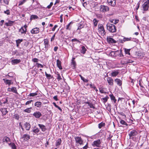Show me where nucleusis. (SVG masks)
<instances>
[{"instance_id": "obj_1", "label": "nucleus", "mask_w": 149, "mask_h": 149, "mask_svg": "<svg viewBox=\"0 0 149 149\" xmlns=\"http://www.w3.org/2000/svg\"><path fill=\"white\" fill-rule=\"evenodd\" d=\"M107 29L111 32L115 33L116 32V27L114 24H108L107 25Z\"/></svg>"}, {"instance_id": "obj_2", "label": "nucleus", "mask_w": 149, "mask_h": 149, "mask_svg": "<svg viewBox=\"0 0 149 149\" xmlns=\"http://www.w3.org/2000/svg\"><path fill=\"white\" fill-rule=\"evenodd\" d=\"M138 134V132L135 130H131L129 134L130 139H131L133 141H135L136 136Z\"/></svg>"}, {"instance_id": "obj_3", "label": "nucleus", "mask_w": 149, "mask_h": 149, "mask_svg": "<svg viewBox=\"0 0 149 149\" xmlns=\"http://www.w3.org/2000/svg\"><path fill=\"white\" fill-rule=\"evenodd\" d=\"M100 11L101 12L104 13L108 11L109 10V8L104 5H101L100 7Z\"/></svg>"}, {"instance_id": "obj_4", "label": "nucleus", "mask_w": 149, "mask_h": 149, "mask_svg": "<svg viewBox=\"0 0 149 149\" xmlns=\"http://www.w3.org/2000/svg\"><path fill=\"white\" fill-rule=\"evenodd\" d=\"M143 10L144 11L147 10L149 7V0H147L142 5Z\"/></svg>"}, {"instance_id": "obj_5", "label": "nucleus", "mask_w": 149, "mask_h": 149, "mask_svg": "<svg viewBox=\"0 0 149 149\" xmlns=\"http://www.w3.org/2000/svg\"><path fill=\"white\" fill-rule=\"evenodd\" d=\"M101 143V140L100 139H98L97 140L94 141L92 143L91 145L94 147H100V144Z\"/></svg>"}, {"instance_id": "obj_6", "label": "nucleus", "mask_w": 149, "mask_h": 149, "mask_svg": "<svg viewBox=\"0 0 149 149\" xmlns=\"http://www.w3.org/2000/svg\"><path fill=\"white\" fill-rule=\"evenodd\" d=\"M98 26L99 31L100 32L102 35L104 36L105 35L106 33L103 26L101 24L98 25Z\"/></svg>"}, {"instance_id": "obj_7", "label": "nucleus", "mask_w": 149, "mask_h": 149, "mask_svg": "<svg viewBox=\"0 0 149 149\" xmlns=\"http://www.w3.org/2000/svg\"><path fill=\"white\" fill-rule=\"evenodd\" d=\"M88 3L90 4V6L92 7L95 8V9H96L97 8H98V3L94 1H93V0H91L90 2H88Z\"/></svg>"}, {"instance_id": "obj_8", "label": "nucleus", "mask_w": 149, "mask_h": 149, "mask_svg": "<svg viewBox=\"0 0 149 149\" xmlns=\"http://www.w3.org/2000/svg\"><path fill=\"white\" fill-rule=\"evenodd\" d=\"M75 139L77 143H79L80 145L83 144V140L81 137H76Z\"/></svg>"}, {"instance_id": "obj_9", "label": "nucleus", "mask_w": 149, "mask_h": 149, "mask_svg": "<svg viewBox=\"0 0 149 149\" xmlns=\"http://www.w3.org/2000/svg\"><path fill=\"white\" fill-rule=\"evenodd\" d=\"M27 25H25L23 26L21 28L19 29V31L21 32V34L26 33V31Z\"/></svg>"}, {"instance_id": "obj_10", "label": "nucleus", "mask_w": 149, "mask_h": 149, "mask_svg": "<svg viewBox=\"0 0 149 149\" xmlns=\"http://www.w3.org/2000/svg\"><path fill=\"white\" fill-rule=\"evenodd\" d=\"M30 139V136L27 134H24L23 135L21 138L22 139L23 141H28Z\"/></svg>"}, {"instance_id": "obj_11", "label": "nucleus", "mask_w": 149, "mask_h": 149, "mask_svg": "<svg viewBox=\"0 0 149 149\" xmlns=\"http://www.w3.org/2000/svg\"><path fill=\"white\" fill-rule=\"evenodd\" d=\"M40 32V29L36 27L33 28L31 31V33L32 34H37Z\"/></svg>"}, {"instance_id": "obj_12", "label": "nucleus", "mask_w": 149, "mask_h": 149, "mask_svg": "<svg viewBox=\"0 0 149 149\" xmlns=\"http://www.w3.org/2000/svg\"><path fill=\"white\" fill-rule=\"evenodd\" d=\"M107 2L109 4L113 7H114L116 5L115 0H107Z\"/></svg>"}, {"instance_id": "obj_13", "label": "nucleus", "mask_w": 149, "mask_h": 149, "mask_svg": "<svg viewBox=\"0 0 149 149\" xmlns=\"http://www.w3.org/2000/svg\"><path fill=\"white\" fill-rule=\"evenodd\" d=\"M33 116L36 118H39L41 116H42L41 113L39 111L35 112L33 114Z\"/></svg>"}, {"instance_id": "obj_14", "label": "nucleus", "mask_w": 149, "mask_h": 149, "mask_svg": "<svg viewBox=\"0 0 149 149\" xmlns=\"http://www.w3.org/2000/svg\"><path fill=\"white\" fill-rule=\"evenodd\" d=\"M107 42L109 43H115L116 42L115 40L111 37L107 38Z\"/></svg>"}, {"instance_id": "obj_15", "label": "nucleus", "mask_w": 149, "mask_h": 149, "mask_svg": "<svg viewBox=\"0 0 149 149\" xmlns=\"http://www.w3.org/2000/svg\"><path fill=\"white\" fill-rule=\"evenodd\" d=\"M107 80L109 85L111 86L113 85V80L111 77H108L107 79Z\"/></svg>"}, {"instance_id": "obj_16", "label": "nucleus", "mask_w": 149, "mask_h": 149, "mask_svg": "<svg viewBox=\"0 0 149 149\" xmlns=\"http://www.w3.org/2000/svg\"><path fill=\"white\" fill-rule=\"evenodd\" d=\"M3 142H6V143H9V142H10V139L7 136L4 137L3 139Z\"/></svg>"}, {"instance_id": "obj_17", "label": "nucleus", "mask_w": 149, "mask_h": 149, "mask_svg": "<svg viewBox=\"0 0 149 149\" xmlns=\"http://www.w3.org/2000/svg\"><path fill=\"white\" fill-rule=\"evenodd\" d=\"M119 73L118 70H114L112 71L111 73V77H116Z\"/></svg>"}, {"instance_id": "obj_18", "label": "nucleus", "mask_w": 149, "mask_h": 149, "mask_svg": "<svg viewBox=\"0 0 149 149\" xmlns=\"http://www.w3.org/2000/svg\"><path fill=\"white\" fill-rule=\"evenodd\" d=\"M26 130H29L31 128V125L30 124L27 122H26L24 124Z\"/></svg>"}, {"instance_id": "obj_19", "label": "nucleus", "mask_w": 149, "mask_h": 149, "mask_svg": "<svg viewBox=\"0 0 149 149\" xmlns=\"http://www.w3.org/2000/svg\"><path fill=\"white\" fill-rule=\"evenodd\" d=\"M57 65L58 68L60 70L62 69L63 68L61 65V62L59 59L57 60Z\"/></svg>"}, {"instance_id": "obj_20", "label": "nucleus", "mask_w": 149, "mask_h": 149, "mask_svg": "<svg viewBox=\"0 0 149 149\" xmlns=\"http://www.w3.org/2000/svg\"><path fill=\"white\" fill-rule=\"evenodd\" d=\"M21 61L20 59H15L11 61L13 64H17L19 63Z\"/></svg>"}, {"instance_id": "obj_21", "label": "nucleus", "mask_w": 149, "mask_h": 149, "mask_svg": "<svg viewBox=\"0 0 149 149\" xmlns=\"http://www.w3.org/2000/svg\"><path fill=\"white\" fill-rule=\"evenodd\" d=\"M14 22L10 20H8V22H6L5 24L7 26H11L13 25Z\"/></svg>"}, {"instance_id": "obj_22", "label": "nucleus", "mask_w": 149, "mask_h": 149, "mask_svg": "<svg viewBox=\"0 0 149 149\" xmlns=\"http://www.w3.org/2000/svg\"><path fill=\"white\" fill-rule=\"evenodd\" d=\"M118 118H119V120H120V124L123 125H124L126 126L128 125V124L125 121L122 119L120 117H118Z\"/></svg>"}, {"instance_id": "obj_23", "label": "nucleus", "mask_w": 149, "mask_h": 149, "mask_svg": "<svg viewBox=\"0 0 149 149\" xmlns=\"http://www.w3.org/2000/svg\"><path fill=\"white\" fill-rule=\"evenodd\" d=\"M39 126L41 129L42 131L45 132L46 130L45 126L42 124H39L38 125Z\"/></svg>"}, {"instance_id": "obj_24", "label": "nucleus", "mask_w": 149, "mask_h": 149, "mask_svg": "<svg viewBox=\"0 0 149 149\" xmlns=\"http://www.w3.org/2000/svg\"><path fill=\"white\" fill-rule=\"evenodd\" d=\"M115 81L116 82L117 84L120 86H121L122 85V83L121 80L119 79H116L115 80Z\"/></svg>"}, {"instance_id": "obj_25", "label": "nucleus", "mask_w": 149, "mask_h": 149, "mask_svg": "<svg viewBox=\"0 0 149 149\" xmlns=\"http://www.w3.org/2000/svg\"><path fill=\"white\" fill-rule=\"evenodd\" d=\"M3 80H4V82L6 84H8L9 85H10L12 83V81L11 80L3 79Z\"/></svg>"}, {"instance_id": "obj_26", "label": "nucleus", "mask_w": 149, "mask_h": 149, "mask_svg": "<svg viewBox=\"0 0 149 149\" xmlns=\"http://www.w3.org/2000/svg\"><path fill=\"white\" fill-rule=\"evenodd\" d=\"M87 49L85 48V47L84 46H82L81 47V52L83 54L85 53Z\"/></svg>"}, {"instance_id": "obj_27", "label": "nucleus", "mask_w": 149, "mask_h": 149, "mask_svg": "<svg viewBox=\"0 0 149 149\" xmlns=\"http://www.w3.org/2000/svg\"><path fill=\"white\" fill-rule=\"evenodd\" d=\"M109 96L110 97L111 100L113 101L114 103H115L116 101V99L115 97L113 96V95L112 94L111 95H110Z\"/></svg>"}, {"instance_id": "obj_28", "label": "nucleus", "mask_w": 149, "mask_h": 149, "mask_svg": "<svg viewBox=\"0 0 149 149\" xmlns=\"http://www.w3.org/2000/svg\"><path fill=\"white\" fill-rule=\"evenodd\" d=\"M1 111L3 114L4 115H5L8 112V111L7 110L6 108H4L2 109Z\"/></svg>"}, {"instance_id": "obj_29", "label": "nucleus", "mask_w": 149, "mask_h": 149, "mask_svg": "<svg viewBox=\"0 0 149 149\" xmlns=\"http://www.w3.org/2000/svg\"><path fill=\"white\" fill-rule=\"evenodd\" d=\"M1 102H2V103H3V104H5L6 103H7L8 102V98H3L1 100Z\"/></svg>"}, {"instance_id": "obj_30", "label": "nucleus", "mask_w": 149, "mask_h": 149, "mask_svg": "<svg viewBox=\"0 0 149 149\" xmlns=\"http://www.w3.org/2000/svg\"><path fill=\"white\" fill-rule=\"evenodd\" d=\"M38 17L37 15H31L30 19L31 20L35 19H38Z\"/></svg>"}, {"instance_id": "obj_31", "label": "nucleus", "mask_w": 149, "mask_h": 149, "mask_svg": "<svg viewBox=\"0 0 149 149\" xmlns=\"http://www.w3.org/2000/svg\"><path fill=\"white\" fill-rule=\"evenodd\" d=\"M71 66L73 69L75 68L76 66V62L73 60H72Z\"/></svg>"}, {"instance_id": "obj_32", "label": "nucleus", "mask_w": 149, "mask_h": 149, "mask_svg": "<svg viewBox=\"0 0 149 149\" xmlns=\"http://www.w3.org/2000/svg\"><path fill=\"white\" fill-rule=\"evenodd\" d=\"M61 139H58L56 141V146H58L60 145L61 143Z\"/></svg>"}, {"instance_id": "obj_33", "label": "nucleus", "mask_w": 149, "mask_h": 149, "mask_svg": "<svg viewBox=\"0 0 149 149\" xmlns=\"http://www.w3.org/2000/svg\"><path fill=\"white\" fill-rule=\"evenodd\" d=\"M45 75L47 79H50L52 78V76L50 74H49L47 73L46 72H45Z\"/></svg>"}, {"instance_id": "obj_34", "label": "nucleus", "mask_w": 149, "mask_h": 149, "mask_svg": "<svg viewBox=\"0 0 149 149\" xmlns=\"http://www.w3.org/2000/svg\"><path fill=\"white\" fill-rule=\"evenodd\" d=\"M131 40V38L130 37L129 38H126L125 37H124V38L123 39V42H125L126 41H130Z\"/></svg>"}, {"instance_id": "obj_35", "label": "nucleus", "mask_w": 149, "mask_h": 149, "mask_svg": "<svg viewBox=\"0 0 149 149\" xmlns=\"http://www.w3.org/2000/svg\"><path fill=\"white\" fill-rule=\"evenodd\" d=\"M41 105V102H37L35 104V105L37 107H39Z\"/></svg>"}, {"instance_id": "obj_36", "label": "nucleus", "mask_w": 149, "mask_h": 149, "mask_svg": "<svg viewBox=\"0 0 149 149\" xmlns=\"http://www.w3.org/2000/svg\"><path fill=\"white\" fill-rule=\"evenodd\" d=\"M130 49H127L125 48H124V50L125 53L126 54H128V55H130Z\"/></svg>"}, {"instance_id": "obj_37", "label": "nucleus", "mask_w": 149, "mask_h": 149, "mask_svg": "<svg viewBox=\"0 0 149 149\" xmlns=\"http://www.w3.org/2000/svg\"><path fill=\"white\" fill-rule=\"evenodd\" d=\"M11 92H13L14 93L17 94V92L16 88L14 87H13L12 88Z\"/></svg>"}, {"instance_id": "obj_38", "label": "nucleus", "mask_w": 149, "mask_h": 149, "mask_svg": "<svg viewBox=\"0 0 149 149\" xmlns=\"http://www.w3.org/2000/svg\"><path fill=\"white\" fill-rule=\"evenodd\" d=\"M109 98V97L108 96H106L105 97L102 98V99L103 100V102L105 103L108 100V99Z\"/></svg>"}, {"instance_id": "obj_39", "label": "nucleus", "mask_w": 149, "mask_h": 149, "mask_svg": "<svg viewBox=\"0 0 149 149\" xmlns=\"http://www.w3.org/2000/svg\"><path fill=\"white\" fill-rule=\"evenodd\" d=\"M104 123L102 122L98 124V127L100 129L102 127L105 126Z\"/></svg>"}, {"instance_id": "obj_40", "label": "nucleus", "mask_w": 149, "mask_h": 149, "mask_svg": "<svg viewBox=\"0 0 149 149\" xmlns=\"http://www.w3.org/2000/svg\"><path fill=\"white\" fill-rule=\"evenodd\" d=\"M93 22L95 26H96L98 23V21L97 20V19L95 18L93 20Z\"/></svg>"}, {"instance_id": "obj_41", "label": "nucleus", "mask_w": 149, "mask_h": 149, "mask_svg": "<svg viewBox=\"0 0 149 149\" xmlns=\"http://www.w3.org/2000/svg\"><path fill=\"white\" fill-rule=\"evenodd\" d=\"M31 107L27 108L24 110V111L27 113H30L31 112Z\"/></svg>"}, {"instance_id": "obj_42", "label": "nucleus", "mask_w": 149, "mask_h": 149, "mask_svg": "<svg viewBox=\"0 0 149 149\" xmlns=\"http://www.w3.org/2000/svg\"><path fill=\"white\" fill-rule=\"evenodd\" d=\"M26 1V0H23L19 2V6H21L23 5Z\"/></svg>"}, {"instance_id": "obj_43", "label": "nucleus", "mask_w": 149, "mask_h": 149, "mask_svg": "<svg viewBox=\"0 0 149 149\" xmlns=\"http://www.w3.org/2000/svg\"><path fill=\"white\" fill-rule=\"evenodd\" d=\"M119 114H120V115L122 116H123V117L122 118L123 119H124L126 117V115L123 113L122 112H120V113H119Z\"/></svg>"}, {"instance_id": "obj_44", "label": "nucleus", "mask_w": 149, "mask_h": 149, "mask_svg": "<svg viewBox=\"0 0 149 149\" xmlns=\"http://www.w3.org/2000/svg\"><path fill=\"white\" fill-rule=\"evenodd\" d=\"M44 45H46L47 44H48V40L47 39H44Z\"/></svg>"}, {"instance_id": "obj_45", "label": "nucleus", "mask_w": 149, "mask_h": 149, "mask_svg": "<svg viewBox=\"0 0 149 149\" xmlns=\"http://www.w3.org/2000/svg\"><path fill=\"white\" fill-rule=\"evenodd\" d=\"M33 131V132L35 133H38L39 131V130L38 128H36L35 129H34Z\"/></svg>"}, {"instance_id": "obj_46", "label": "nucleus", "mask_w": 149, "mask_h": 149, "mask_svg": "<svg viewBox=\"0 0 149 149\" xmlns=\"http://www.w3.org/2000/svg\"><path fill=\"white\" fill-rule=\"evenodd\" d=\"M22 41H23V40L22 39H19L18 40H16V44H19Z\"/></svg>"}, {"instance_id": "obj_47", "label": "nucleus", "mask_w": 149, "mask_h": 149, "mask_svg": "<svg viewBox=\"0 0 149 149\" xmlns=\"http://www.w3.org/2000/svg\"><path fill=\"white\" fill-rule=\"evenodd\" d=\"M11 147L13 149H16V147L15 144L13 143L11 144Z\"/></svg>"}, {"instance_id": "obj_48", "label": "nucleus", "mask_w": 149, "mask_h": 149, "mask_svg": "<svg viewBox=\"0 0 149 149\" xmlns=\"http://www.w3.org/2000/svg\"><path fill=\"white\" fill-rule=\"evenodd\" d=\"M37 93L36 92L34 93H31L29 94V96H34L37 95Z\"/></svg>"}, {"instance_id": "obj_49", "label": "nucleus", "mask_w": 149, "mask_h": 149, "mask_svg": "<svg viewBox=\"0 0 149 149\" xmlns=\"http://www.w3.org/2000/svg\"><path fill=\"white\" fill-rule=\"evenodd\" d=\"M71 41L72 42L77 41V42H79V43H80L81 42L80 41H79V40H78L76 38H74L73 39H72Z\"/></svg>"}, {"instance_id": "obj_50", "label": "nucleus", "mask_w": 149, "mask_h": 149, "mask_svg": "<svg viewBox=\"0 0 149 149\" xmlns=\"http://www.w3.org/2000/svg\"><path fill=\"white\" fill-rule=\"evenodd\" d=\"M4 13L7 15H9L10 14V12L9 10H7L6 11H4Z\"/></svg>"}, {"instance_id": "obj_51", "label": "nucleus", "mask_w": 149, "mask_h": 149, "mask_svg": "<svg viewBox=\"0 0 149 149\" xmlns=\"http://www.w3.org/2000/svg\"><path fill=\"white\" fill-rule=\"evenodd\" d=\"M84 27V26L82 24H80L78 26V27L77 29V30H80L82 28H83Z\"/></svg>"}, {"instance_id": "obj_52", "label": "nucleus", "mask_w": 149, "mask_h": 149, "mask_svg": "<svg viewBox=\"0 0 149 149\" xmlns=\"http://www.w3.org/2000/svg\"><path fill=\"white\" fill-rule=\"evenodd\" d=\"M38 59L37 58H33L32 59V61L34 62H37Z\"/></svg>"}, {"instance_id": "obj_53", "label": "nucleus", "mask_w": 149, "mask_h": 149, "mask_svg": "<svg viewBox=\"0 0 149 149\" xmlns=\"http://www.w3.org/2000/svg\"><path fill=\"white\" fill-rule=\"evenodd\" d=\"M72 22H70L68 25L66 26V29L67 30H70V29L69 28L70 24Z\"/></svg>"}, {"instance_id": "obj_54", "label": "nucleus", "mask_w": 149, "mask_h": 149, "mask_svg": "<svg viewBox=\"0 0 149 149\" xmlns=\"http://www.w3.org/2000/svg\"><path fill=\"white\" fill-rule=\"evenodd\" d=\"M119 21L118 20L115 19L113 20L112 22L114 24H116L118 23Z\"/></svg>"}, {"instance_id": "obj_55", "label": "nucleus", "mask_w": 149, "mask_h": 149, "mask_svg": "<svg viewBox=\"0 0 149 149\" xmlns=\"http://www.w3.org/2000/svg\"><path fill=\"white\" fill-rule=\"evenodd\" d=\"M53 4V3L52 2H51L50 4L47 6V8H48V9H49L50 8H51V6H52Z\"/></svg>"}, {"instance_id": "obj_56", "label": "nucleus", "mask_w": 149, "mask_h": 149, "mask_svg": "<svg viewBox=\"0 0 149 149\" xmlns=\"http://www.w3.org/2000/svg\"><path fill=\"white\" fill-rule=\"evenodd\" d=\"M36 64L37 65V66L38 67H39V66H41V67L42 68L43 67V65L41 64L37 63H36Z\"/></svg>"}, {"instance_id": "obj_57", "label": "nucleus", "mask_w": 149, "mask_h": 149, "mask_svg": "<svg viewBox=\"0 0 149 149\" xmlns=\"http://www.w3.org/2000/svg\"><path fill=\"white\" fill-rule=\"evenodd\" d=\"M57 79L59 81L61 80V76H60V75L59 74H57Z\"/></svg>"}, {"instance_id": "obj_58", "label": "nucleus", "mask_w": 149, "mask_h": 149, "mask_svg": "<svg viewBox=\"0 0 149 149\" xmlns=\"http://www.w3.org/2000/svg\"><path fill=\"white\" fill-rule=\"evenodd\" d=\"M32 101H33L32 100H30L26 102V103L25 104V105H27L28 104H30L31 103V102H32Z\"/></svg>"}, {"instance_id": "obj_59", "label": "nucleus", "mask_w": 149, "mask_h": 149, "mask_svg": "<svg viewBox=\"0 0 149 149\" xmlns=\"http://www.w3.org/2000/svg\"><path fill=\"white\" fill-rule=\"evenodd\" d=\"M88 105L90 106V107L91 108H94V107L93 106V104L92 103H90Z\"/></svg>"}, {"instance_id": "obj_60", "label": "nucleus", "mask_w": 149, "mask_h": 149, "mask_svg": "<svg viewBox=\"0 0 149 149\" xmlns=\"http://www.w3.org/2000/svg\"><path fill=\"white\" fill-rule=\"evenodd\" d=\"M4 3L6 5H8L9 3V0H3Z\"/></svg>"}, {"instance_id": "obj_61", "label": "nucleus", "mask_w": 149, "mask_h": 149, "mask_svg": "<svg viewBox=\"0 0 149 149\" xmlns=\"http://www.w3.org/2000/svg\"><path fill=\"white\" fill-rule=\"evenodd\" d=\"M58 27V26L56 25H55L54 27L52 28V30L53 31H54L55 29Z\"/></svg>"}, {"instance_id": "obj_62", "label": "nucleus", "mask_w": 149, "mask_h": 149, "mask_svg": "<svg viewBox=\"0 0 149 149\" xmlns=\"http://www.w3.org/2000/svg\"><path fill=\"white\" fill-rule=\"evenodd\" d=\"M100 92L101 93H105L106 92H105L102 89H100Z\"/></svg>"}, {"instance_id": "obj_63", "label": "nucleus", "mask_w": 149, "mask_h": 149, "mask_svg": "<svg viewBox=\"0 0 149 149\" xmlns=\"http://www.w3.org/2000/svg\"><path fill=\"white\" fill-rule=\"evenodd\" d=\"M87 5V3L86 1H84V3H83V5L84 7L86 6Z\"/></svg>"}, {"instance_id": "obj_64", "label": "nucleus", "mask_w": 149, "mask_h": 149, "mask_svg": "<svg viewBox=\"0 0 149 149\" xmlns=\"http://www.w3.org/2000/svg\"><path fill=\"white\" fill-rule=\"evenodd\" d=\"M88 148V143H87L84 146L83 148V149H87V148Z\"/></svg>"}]
</instances>
